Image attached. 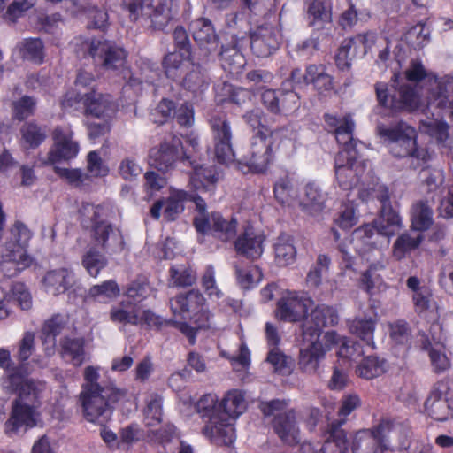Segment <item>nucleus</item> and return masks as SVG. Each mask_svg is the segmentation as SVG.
I'll use <instances>...</instances> for the list:
<instances>
[{
  "mask_svg": "<svg viewBox=\"0 0 453 453\" xmlns=\"http://www.w3.org/2000/svg\"><path fill=\"white\" fill-rule=\"evenodd\" d=\"M338 321L337 311L326 304L317 305L304 319L302 335L307 346L300 350V365L306 372H316L326 353L335 344L341 343V357H348L351 355L346 338L341 337L335 331H327L321 334L323 327L334 326Z\"/></svg>",
  "mask_w": 453,
  "mask_h": 453,
  "instance_id": "obj_1",
  "label": "nucleus"
},
{
  "mask_svg": "<svg viewBox=\"0 0 453 453\" xmlns=\"http://www.w3.org/2000/svg\"><path fill=\"white\" fill-rule=\"evenodd\" d=\"M217 177L212 167H195L190 177V191L171 188L165 200L157 201L150 208V215L158 219L164 209L163 216L167 221L175 220L184 211V202L192 201L199 213L206 211L205 200L211 197L215 189Z\"/></svg>",
  "mask_w": 453,
  "mask_h": 453,
  "instance_id": "obj_2",
  "label": "nucleus"
},
{
  "mask_svg": "<svg viewBox=\"0 0 453 453\" xmlns=\"http://www.w3.org/2000/svg\"><path fill=\"white\" fill-rule=\"evenodd\" d=\"M99 379L98 368H85L80 402L85 418L88 422L103 425L109 419L112 405L124 398L127 391L111 382L99 381Z\"/></svg>",
  "mask_w": 453,
  "mask_h": 453,
  "instance_id": "obj_3",
  "label": "nucleus"
},
{
  "mask_svg": "<svg viewBox=\"0 0 453 453\" xmlns=\"http://www.w3.org/2000/svg\"><path fill=\"white\" fill-rule=\"evenodd\" d=\"M429 75H433V73H428L419 61H411L403 75H394L390 88L388 84L383 82L375 84L379 104L393 111L415 109L418 104V96L415 89L403 81L422 82L426 87Z\"/></svg>",
  "mask_w": 453,
  "mask_h": 453,
  "instance_id": "obj_4",
  "label": "nucleus"
},
{
  "mask_svg": "<svg viewBox=\"0 0 453 453\" xmlns=\"http://www.w3.org/2000/svg\"><path fill=\"white\" fill-rule=\"evenodd\" d=\"M80 211L83 223H91L92 237L97 246L109 253H119L123 250L124 239L120 230L108 222L113 215L111 205L84 203Z\"/></svg>",
  "mask_w": 453,
  "mask_h": 453,
  "instance_id": "obj_5",
  "label": "nucleus"
},
{
  "mask_svg": "<svg viewBox=\"0 0 453 453\" xmlns=\"http://www.w3.org/2000/svg\"><path fill=\"white\" fill-rule=\"evenodd\" d=\"M76 51L89 55L96 65L106 70H123L127 62L126 50L114 42L101 39H76Z\"/></svg>",
  "mask_w": 453,
  "mask_h": 453,
  "instance_id": "obj_6",
  "label": "nucleus"
},
{
  "mask_svg": "<svg viewBox=\"0 0 453 453\" xmlns=\"http://www.w3.org/2000/svg\"><path fill=\"white\" fill-rule=\"evenodd\" d=\"M288 402L285 400H272L262 403L260 409L265 416H273L272 426L282 443L295 446L300 443V430L296 422L294 410L288 409Z\"/></svg>",
  "mask_w": 453,
  "mask_h": 453,
  "instance_id": "obj_7",
  "label": "nucleus"
},
{
  "mask_svg": "<svg viewBox=\"0 0 453 453\" xmlns=\"http://www.w3.org/2000/svg\"><path fill=\"white\" fill-rule=\"evenodd\" d=\"M366 168L367 162L360 158L357 151H339L334 159L335 177L343 189L357 185Z\"/></svg>",
  "mask_w": 453,
  "mask_h": 453,
  "instance_id": "obj_8",
  "label": "nucleus"
},
{
  "mask_svg": "<svg viewBox=\"0 0 453 453\" xmlns=\"http://www.w3.org/2000/svg\"><path fill=\"white\" fill-rule=\"evenodd\" d=\"M5 388L18 392L16 400L40 408L45 383L41 380L24 378L19 371H12L4 381Z\"/></svg>",
  "mask_w": 453,
  "mask_h": 453,
  "instance_id": "obj_9",
  "label": "nucleus"
},
{
  "mask_svg": "<svg viewBox=\"0 0 453 453\" xmlns=\"http://www.w3.org/2000/svg\"><path fill=\"white\" fill-rule=\"evenodd\" d=\"M268 134L266 127L257 131L249 151L243 157V164L253 173H263L272 160V142L268 140Z\"/></svg>",
  "mask_w": 453,
  "mask_h": 453,
  "instance_id": "obj_10",
  "label": "nucleus"
},
{
  "mask_svg": "<svg viewBox=\"0 0 453 453\" xmlns=\"http://www.w3.org/2000/svg\"><path fill=\"white\" fill-rule=\"evenodd\" d=\"M280 38L277 24L264 22L250 32V49L257 57L267 58L278 50Z\"/></svg>",
  "mask_w": 453,
  "mask_h": 453,
  "instance_id": "obj_11",
  "label": "nucleus"
},
{
  "mask_svg": "<svg viewBox=\"0 0 453 453\" xmlns=\"http://www.w3.org/2000/svg\"><path fill=\"white\" fill-rule=\"evenodd\" d=\"M83 100L86 112L97 118L110 117L115 112L116 106L110 96L96 93L92 89L89 93H67L62 101L64 107H72L73 102Z\"/></svg>",
  "mask_w": 453,
  "mask_h": 453,
  "instance_id": "obj_12",
  "label": "nucleus"
},
{
  "mask_svg": "<svg viewBox=\"0 0 453 453\" xmlns=\"http://www.w3.org/2000/svg\"><path fill=\"white\" fill-rule=\"evenodd\" d=\"M236 225L235 219H226L219 212H213L209 217H206L203 212L195 218V226L198 232L211 233L223 242L234 238Z\"/></svg>",
  "mask_w": 453,
  "mask_h": 453,
  "instance_id": "obj_13",
  "label": "nucleus"
},
{
  "mask_svg": "<svg viewBox=\"0 0 453 453\" xmlns=\"http://www.w3.org/2000/svg\"><path fill=\"white\" fill-rule=\"evenodd\" d=\"M213 133L215 157L218 162L228 164L234 159L232 148V131L230 122L225 115L214 116L211 119Z\"/></svg>",
  "mask_w": 453,
  "mask_h": 453,
  "instance_id": "obj_14",
  "label": "nucleus"
},
{
  "mask_svg": "<svg viewBox=\"0 0 453 453\" xmlns=\"http://www.w3.org/2000/svg\"><path fill=\"white\" fill-rule=\"evenodd\" d=\"M53 145L44 164L55 165L62 160L74 158L80 150V145L73 139V133L69 128L57 127L52 133Z\"/></svg>",
  "mask_w": 453,
  "mask_h": 453,
  "instance_id": "obj_15",
  "label": "nucleus"
},
{
  "mask_svg": "<svg viewBox=\"0 0 453 453\" xmlns=\"http://www.w3.org/2000/svg\"><path fill=\"white\" fill-rule=\"evenodd\" d=\"M402 228V220L399 215L391 208L381 209L380 217L375 220L374 226L365 225L355 231L357 239H363L366 243L374 235V230L378 235L390 237L395 235Z\"/></svg>",
  "mask_w": 453,
  "mask_h": 453,
  "instance_id": "obj_16",
  "label": "nucleus"
},
{
  "mask_svg": "<svg viewBox=\"0 0 453 453\" xmlns=\"http://www.w3.org/2000/svg\"><path fill=\"white\" fill-rule=\"evenodd\" d=\"M32 263L33 258L26 249L14 245L12 241L6 242L0 250V271L7 277L17 275Z\"/></svg>",
  "mask_w": 453,
  "mask_h": 453,
  "instance_id": "obj_17",
  "label": "nucleus"
},
{
  "mask_svg": "<svg viewBox=\"0 0 453 453\" xmlns=\"http://www.w3.org/2000/svg\"><path fill=\"white\" fill-rule=\"evenodd\" d=\"M39 408L33 404H27L18 400L12 403V411L5 422V432L10 436L26 431L35 426L39 417Z\"/></svg>",
  "mask_w": 453,
  "mask_h": 453,
  "instance_id": "obj_18",
  "label": "nucleus"
},
{
  "mask_svg": "<svg viewBox=\"0 0 453 453\" xmlns=\"http://www.w3.org/2000/svg\"><path fill=\"white\" fill-rule=\"evenodd\" d=\"M378 433L386 449L390 446L407 449L417 443V441L410 440L411 434L410 426L402 422L382 420L378 426Z\"/></svg>",
  "mask_w": 453,
  "mask_h": 453,
  "instance_id": "obj_19",
  "label": "nucleus"
},
{
  "mask_svg": "<svg viewBox=\"0 0 453 453\" xmlns=\"http://www.w3.org/2000/svg\"><path fill=\"white\" fill-rule=\"evenodd\" d=\"M203 434L215 444L230 445L235 440L234 422L222 413H214L204 419Z\"/></svg>",
  "mask_w": 453,
  "mask_h": 453,
  "instance_id": "obj_20",
  "label": "nucleus"
},
{
  "mask_svg": "<svg viewBox=\"0 0 453 453\" xmlns=\"http://www.w3.org/2000/svg\"><path fill=\"white\" fill-rule=\"evenodd\" d=\"M174 0H145L142 18L146 25L155 31H164L173 19Z\"/></svg>",
  "mask_w": 453,
  "mask_h": 453,
  "instance_id": "obj_21",
  "label": "nucleus"
},
{
  "mask_svg": "<svg viewBox=\"0 0 453 453\" xmlns=\"http://www.w3.org/2000/svg\"><path fill=\"white\" fill-rule=\"evenodd\" d=\"M180 147V139L174 135L171 136L169 140H165L158 147L150 150V165L161 172L173 169L179 158Z\"/></svg>",
  "mask_w": 453,
  "mask_h": 453,
  "instance_id": "obj_22",
  "label": "nucleus"
},
{
  "mask_svg": "<svg viewBox=\"0 0 453 453\" xmlns=\"http://www.w3.org/2000/svg\"><path fill=\"white\" fill-rule=\"evenodd\" d=\"M312 301L295 292L284 295L277 303L276 317L283 321L296 322L303 319Z\"/></svg>",
  "mask_w": 453,
  "mask_h": 453,
  "instance_id": "obj_23",
  "label": "nucleus"
},
{
  "mask_svg": "<svg viewBox=\"0 0 453 453\" xmlns=\"http://www.w3.org/2000/svg\"><path fill=\"white\" fill-rule=\"evenodd\" d=\"M190 31L201 54L205 58L218 49L219 37L208 19L200 18L190 23Z\"/></svg>",
  "mask_w": 453,
  "mask_h": 453,
  "instance_id": "obj_24",
  "label": "nucleus"
},
{
  "mask_svg": "<svg viewBox=\"0 0 453 453\" xmlns=\"http://www.w3.org/2000/svg\"><path fill=\"white\" fill-rule=\"evenodd\" d=\"M426 90L430 104L444 109L448 106L449 97L453 94V76H438L434 73L426 79Z\"/></svg>",
  "mask_w": 453,
  "mask_h": 453,
  "instance_id": "obj_25",
  "label": "nucleus"
},
{
  "mask_svg": "<svg viewBox=\"0 0 453 453\" xmlns=\"http://www.w3.org/2000/svg\"><path fill=\"white\" fill-rule=\"evenodd\" d=\"M417 137L418 134L400 139L387 144V147L395 157H410L412 159L413 166L418 167L426 163L430 156L426 149L418 146Z\"/></svg>",
  "mask_w": 453,
  "mask_h": 453,
  "instance_id": "obj_26",
  "label": "nucleus"
},
{
  "mask_svg": "<svg viewBox=\"0 0 453 453\" xmlns=\"http://www.w3.org/2000/svg\"><path fill=\"white\" fill-rule=\"evenodd\" d=\"M325 121L329 127L334 128V136L337 142L342 146L341 151H357V142L353 139L354 122L349 116L337 118L325 114Z\"/></svg>",
  "mask_w": 453,
  "mask_h": 453,
  "instance_id": "obj_27",
  "label": "nucleus"
},
{
  "mask_svg": "<svg viewBox=\"0 0 453 453\" xmlns=\"http://www.w3.org/2000/svg\"><path fill=\"white\" fill-rule=\"evenodd\" d=\"M12 296H9L0 287V319H4L10 315L11 303H17L24 311L32 307V298L26 286L20 282H17L12 287Z\"/></svg>",
  "mask_w": 453,
  "mask_h": 453,
  "instance_id": "obj_28",
  "label": "nucleus"
},
{
  "mask_svg": "<svg viewBox=\"0 0 453 453\" xmlns=\"http://www.w3.org/2000/svg\"><path fill=\"white\" fill-rule=\"evenodd\" d=\"M444 389L445 386L442 383L435 384L425 403L427 413L439 421H444L451 416Z\"/></svg>",
  "mask_w": 453,
  "mask_h": 453,
  "instance_id": "obj_29",
  "label": "nucleus"
},
{
  "mask_svg": "<svg viewBox=\"0 0 453 453\" xmlns=\"http://www.w3.org/2000/svg\"><path fill=\"white\" fill-rule=\"evenodd\" d=\"M375 35L373 33L360 34L353 38L345 39L342 42L335 55V62L339 69L343 71L349 69L350 66V61L352 59L346 53L344 50L346 47H355L356 49L358 45H362L360 52L361 55L364 56L367 53V50L373 43Z\"/></svg>",
  "mask_w": 453,
  "mask_h": 453,
  "instance_id": "obj_30",
  "label": "nucleus"
},
{
  "mask_svg": "<svg viewBox=\"0 0 453 453\" xmlns=\"http://www.w3.org/2000/svg\"><path fill=\"white\" fill-rule=\"evenodd\" d=\"M46 291L54 296L63 294L72 288L75 282V275L71 269L59 268L51 270L43 278Z\"/></svg>",
  "mask_w": 453,
  "mask_h": 453,
  "instance_id": "obj_31",
  "label": "nucleus"
},
{
  "mask_svg": "<svg viewBox=\"0 0 453 453\" xmlns=\"http://www.w3.org/2000/svg\"><path fill=\"white\" fill-rule=\"evenodd\" d=\"M68 323V318L65 315L55 314L47 319L42 328V341L47 356L55 353L56 336L60 334Z\"/></svg>",
  "mask_w": 453,
  "mask_h": 453,
  "instance_id": "obj_32",
  "label": "nucleus"
},
{
  "mask_svg": "<svg viewBox=\"0 0 453 453\" xmlns=\"http://www.w3.org/2000/svg\"><path fill=\"white\" fill-rule=\"evenodd\" d=\"M109 317L115 324L137 326L140 325V307L129 299L123 300L111 306Z\"/></svg>",
  "mask_w": 453,
  "mask_h": 453,
  "instance_id": "obj_33",
  "label": "nucleus"
},
{
  "mask_svg": "<svg viewBox=\"0 0 453 453\" xmlns=\"http://www.w3.org/2000/svg\"><path fill=\"white\" fill-rule=\"evenodd\" d=\"M353 453H383L386 450L382 445L378 426L374 430L358 431L352 442Z\"/></svg>",
  "mask_w": 453,
  "mask_h": 453,
  "instance_id": "obj_34",
  "label": "nucleus"
},
{
  "mask_svg": "<svg viewBox=\"0 0 453 453\" xmlns=\"http://www.w3.org/2000/svg\"><path fill=\"white\" fill-rule=\"evenodd\" d=\"M204 301L203 296L198 290L192 289L171 299L170 307L174 315L184 317L185 314L198 311Z\"/></svg>",
  "mask_w": 453,
  "mask_h": 453,
  "instance_id": "obj_35",
  "label": "nucleus"
},
{
  "mask_svg": "<svg viewBox=\"0 0 453 453\" xmlns=\"http://www.w3.org/2000/svg\"><path fill=\"white\" fill-rule=\"evenodd\" d=\"M309 24L318 29L332 27L331 0H313L307 10Z\"/></svg>",
  "mask_w": 453,
  "mask_h": 453,
  "instance_id": "obj_36",
  "label": "nucleus"
},
{
  "mask_svg": "<svg viewBox=\"0 0 453 453\" xmlns=\"http://www.w3.org/2000/svg\"><path fill=\"white\" fill-rule=\"evenodd\" d=\"M264 237L255 234L251 229H247L235 241L236 251L248 258H258L263 253Z\"/></svg>",
  "mask_w": 453,
  "mask_h": 453,
  "instance_id": "obj_37",
  "label": "nucleus"
},
{
  "mask_svg": "<svg viewBox=\"0 0 453 453\" xmlns=\"http://www.w3.org/2000/svg\"><path fill=\"white\" fill-rule=\"evenodd\" d=\"M326 199V194L322 192L319 187L314 183H309L304 187L300 206L304 212L315 215L323 210Z\"/></svg>",
  "mask_w": 453,
  "mask_h": 453,
  "instance_id": "obj_38",
  "label": "nucleus"
},
{
  "mask_svg": "<svg viewBox=\"0 0 453 453\" xmlns=\"http://www.w3.org/2000/svg\"><path fill=\"white\" fill-rule=\"evenodd\" d=\"M377 134L383 140L384 143L388 144L403 138H410L416 135V129L405 121H397L390 126L378 124Z\"/></svg>",
  "mask_w": 453,
  "mask_h": 453,
  "instance_id": "obj_39",
  "label": "nucleus"
},
{
  "mask_svg": "<svg viewBox=\"0 0 453 453\" xmlns=\"http://www.w3.org/2000/svg\"><path fill=\"white\" fill-rule=\"evenodd\" d=\"M16 49L24 60L37 65H41L44 60V44L40 38H25L17 44Z\"/></svg>",
  "mask_w": 453,
  "mask_h": 453,
  "instance_id": "obj_40",
  "label": "nucleus"
},
{
  "mask_svg": "<svg viewBox=\"0 0 453 453\" xmlns=\"http://www.w3.org/2000/svg\"><path fill=\"white\" fill-rule=\"evenodd\" d=\"M424 240V235L411 229L410 232L401 234L393 245V256L401 260L412 250L418 249Z\"/></svg>",
  "mask_w": 453,
  "mask_h": 453,
  "instance_id": "obj_41",
  "label": "nucleus"
},
{
  "mask_svg": "<svg viewBox=\"0 0 453 453\" xmlns=\"http://www.w3.org/2000/svg\"><path fill=\"white\" fill-rule=\"evenodd\" d=\"M412 300L415 312L425 319H436L438 317V306L433 298L429 289H422L413 293Z\"/></svg>",
  "mask_w": 453,
  "mask_h": 453,
  "instance_id": "obj_42",
  "label": "nucleus"
},
{
  "mask_svg": "<svg viewBox=\"0 0 453 453\" xmlns=\"http://www.w3.org/2000/svg\"><path fill=\"white\" fill-rule=\"evenodd\" d=\"M343 420L333 422L328 429L326 438L321 450L323 453H344L348 448L345 432L341 428Z\"/></svg>",
  "mask_w": 453,
  "mask_h": 453,
  "instance_id": "obj_43",
  "label": "nucleus"
},
{
  "mask_svg": "<svg viewBox=\"0 0 453 453\" xmlns=\"http://www.w3.org/2000/svg\"><path fill=\"white\" fill-rule=\"evenodd\" d=\"M193 64L191 57H185L179 51L168 53L163 62L165 74L173 80L180 79Z\"/></svg>",
  "mask_w": 453,
  "mask_h": 453,
  "instance_id": "obj_44",
  "label": "nucleus"
},
{
  "mask_svg": "<svg viewBox=\"0 0 453 453\" xmlns=\"http://www.w3.org/2000/svg\"><path fill=\"white\" fill-rule=\"evenodd\" d=\"M60 348L61 356L65 361L74 366H80L83 363L85 350L82 338L65 337L60 341Z\"/></svg>",
  "mask_w": 453,
  "mask_h": 453,
  "instance_id": "obj_45",
  "label": "nucleus"
},
{
  "mask_svg": "<svg viewBox=\"0 0 453 453\" xmlns=\"http://www.w3.org/2000/svg\"><path fill=\"white\" fill-rule=\"evenodd\" d=\"M433 209L427 200H420L412 205L411 229L418 232L427 230L434 222Z\"/></svg>",
  "mask_w": 453,
  "mask_h": 453,
  "instance_id": "obj_46",
  "label": "nucleus"
},
{
  "mask_svg": "<svg viewBox=\"0 0 453 453\" xmlns=\"http://www.w3.org/2000/svg\"><path fill=\"white\" fill-rule=\"evenodd\" d=\"M275 260L280 266L288 265L296 260V250L293 238L288 234H280L274 243Z\"/></svg>",
  "mask_w": 453,
  "mask_h": 453,
  "instance_id": "obj_47",
  "label": "nucleus"
},
{
  "mask_svg": "<svg viewBox=\"0 0 453 453\" xmlns=\"http://www.w3.org/2000/svg\"><path fill=\"white\" fill-rule=\"evenodd\" d=\"M376 320L372 317L356 318L349 322V332L373 348V333Z\"/></svg>",
  "mask_w": 453,
  "mask_h": 453,
  "instance_id": "obj_48",
  "label": "nucleus"
},
{
  "mask_svg": "<svg viewBox=\"0 0 453 453\" xmlns=\"http://www.w3.org/2000/svg\"><path fill=\"white\" fill-rule=\"evenodd\" d=\"M220 405L221 413L226 415L233 422L246 409L244 396L238 390L229 391L223 398Z\"/></svg>",
  "mask_w": 453,
  "mask_h": 453,
  "instance_id": "obj_49",
  "label": "nucleus"
},
{
  "mask_svg": "<svg viewBox=\"0 0 453 453\" xmlns=\"http://www.w3.org/2000/svg\"><path fill=\"white\" fill-rule=\"evenodd\" d=\"M21 140L29 148L35 149L41 145L47 138L48 131L46 127L31 121L25 123L20 128Z\"/></svg>",
  "mask_w": 453,
  "mask_h": 453,
  "instance_id": "obj_50",
  "label": "nucleus"
},
{
  "mask_svg": "<svg viewBox=\"0 0 453 453\" xmlns=\"http://www.w3.org/2000/svg\"><path fill=\"white\" fill-rule=\"evenodd\" d=\"M424 349H429V357L434 371L437 373L443 372L450 366V362L447 357L444 346L441 343L435 342L432 345L429 340H426L423 343Z\"/></svg>",
  "mask_w": 453,
  "mask_h": 453,
  "instance_id": "obj_51",
  "label": "nucleus"
},
{
  "mask_svg": "<svg viewBox=\"0 0 453 453\" xmlns=\"http://www.w3.org/2000/svg\"><path fill=\"white\" fill-rule=\"evenodd\" d=\"M309 78L314 88L320 94L334 88L333 79L323 65H310Z\"/></svg>",
  "mask_w": 453,
  "mask_h": 453,
  "instance_id": "obj_52",
  "label": "nucleus"
},
{
  "mask_svg": "<svg viewBox=\"0 0 453 453\" xmlns=\"http://www.w3.org/2000/svg\"><path fill=\"white\" fill-rule=\"evenodd\" d=\"M107 264L108 261L105 256L99 252L96 248H90L82 255L81 257L82 266L92 277H96Z\"/></svg>",
  "mask_w": 453,
  "mask_h": 453,
  "instance_id": "obj_53",
  "label": "nucleus"
},
{
  "mask_svg": "<svg viewBox=\"0 0 453 453\" xmlns=\"http://www.w3.org/2000/svg\"><path fill=\"white\" fill-rule=\"evenodd\" d=\"M180 80L186 89L194 93L201 90L206 83L201 66L195 63L186 70Z\"/></svg>",
  "mask_w": 453,
  "mask_h": 453,
  "instance_id": "obj_54",
  "label": "nucleus"
},
{
  "mask_svg": "<svg viewBox=\"0 0 453 453\" xmlns=\"http://www.w3.org/2000/svg\"><path fill=\"white\" fill-rule=\"evenodd\" d=\"M422 130L435 138L438 142L445 143L449 139V125L442 119H429L420 121Z\"/></svg>",
  "mask_w": 453,
  "mask_h": 453,
  "instance_id": "obj_55",
  "label": "nucleus"
},
{
  "mask_svg": "<svg viewBox=\"0 0 453 453\" xmlns=\"http://www.w3.org/2000/svg\"><path fill=\"white\" fill-rule=\"evenodd\" d=\"M385 371V361L376 357H367L357 365L356 372L358 376L366 380L378 377Z\"/></svg>",
  "mask_w": 453,
  "mask_h": 453,
  "instance_id": "obj_56",
  "label": "nucleus"
},
{
  "mask_svg": "<svg viewBox=\"0 0 453 453\" xmlns=\"http://www.w3.org/2000/svg\"><path fill=\"white\" fill-rule=\"evenodd\" d=\"M237 280L242 288L248 289L257 285L262 279L260 269L254 265H236Z\"/></svg>",
  "mask_w": 453,
  "mask_h": 453,
  "instance_id": "obj_57",
  "label": "nucleus"
},
{
  "mask_svg": "<svg viewBox=\"0 0 453 453\" xmlns=\"http://www.w3.org/2000/svg\"><path fill=\"white\" fill-rule=\"evenodd\" d=\"M220 58L223 68L230 73H238L245 65L244 57L236 47L223 49Z\"/></svg>",
  "mask_w": 453,
  "mask_h": 453,
  "instance_id": "obj_58",
  "label": "nucleus"
},
{
  "mask_svg": "<svg viewBox=\"0 0 453 453\" xmlns=\"http://www.w3.org/2000/svg\"><path fill=\"white\" fill-rule=\"evenodd\" d=\"M279 111L276 113L288 115L299 107V96L293 90H279Z\"/></svg>",
  "mask_w": 453,
  "mask_h": 453,
  "instance_id": "obj_59",
  "label": "nucleus"
},
{
  "mask_svg": "<svg viewBox=\"0 0 453 453\" xmlns=\"http://www.w3.org/2000/svg\"><path fill=\"white\" fill-rule=\"evenodd\" d=\"M202 287L209 298L214 301L219 300L223 296V292L219 288L215 280V271L213 266L208 265L202 276Z\"/></svg>",
  "mask_w": 453,
  "mask_h": 453,
  "instance_id": "obj_60",
  "label": "nucleus"
},
{
  "mask_svg": "<svg viewBox=\"0 0 453 453\" xmlns=\"http://www.w3.org/2000/svg\"><path fill=\"white\" fill-rule=\"evenodd\" d=\"M145 418L147 426H154V422L159 423L162 418V398L157 394H152L147 400L145 408Z\"/></svg>",
  "mask_w": 453,
  "mask_h": 453,
  "instance_id": "obj_61",
  "label": "nucleus"
},
{
  "mask_svg": "<svg viewBox=\"0 0 453 453\" xmlns=\"http://www.w3.org/2000/svg\"><path fill=\"white\" fill-rule=\"evenodd\" d=\"M296 195L294 185L288 177L280 179L275 183L274 196L280 203H290L295 199Z\"/></svg>",
  "mask_w": 453,
  "mask_h": 453,
  "instance_id": "obj_62",
  "label": "nucleus"
},
{
  "mask_svg": "<svg viewBox=\"0 0 453 453\" xmlns=\"http://www.w3.org/2000/svg\"><path fill=\"white\" fill-rule=\"evenodd\" d=\"M389 336L394 342L407 345L411 341V329L404 320H396L389 324Z\"/></svg>",
  "mask_w": 453,
  "mask_h": 453,
  "instance_id": "obj_63",
  "label": "nucleus"
},
{
  "mask_svg": "<svg viewBox=\"0 0 453 453\" xmlns=\"http://www.w3.org/2000/svg\"><path fill=\"white\" fill-rule=\"evenodd\" d=\"M12 105L14 117L19 120H23L34 115L36 101L31 96H25L13 102Z\"/></svg>",
  "mask_w": 453,
  "mask_h": 453,
  "instance_id": "obj_64",
  "label": "nucleus"
}]
</instances>
